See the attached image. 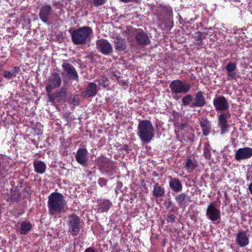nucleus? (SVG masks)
I'll list each match as a JSON object with an SVG mask.
<instances>
[{
	"instance_id": "obj_1",
	"label": "nucleus",
	"mask_w": 252,
	"mask_h": 252,
	"mask_svg": "<svg viewBox=\"0 0 252 252\" xmlns=\"http://www.w3.org/2000/svg\"><path fill=\"white\" fill-rule=\"evenodd\" d=\"M47 206L49 214L54 218L64 213L67 208L63 195L58 192H52L48 196Z\"/></svg>"
},
{
	"instance_id": "obj_2",
	"label": "nucleus",
	"mask_w": 252,
	"mask_h": 252,
	"mask_svg": "<svg viewBox=\"0 0 252 252\" xmlns=\"http://www.w3.org/2000/svg\"><path fill=\"white\" fill-rule=\"evenodd\" d=\"M137 134L142 142L149 143L155 136L154 129L151 122L148 120L140 121L137 126Z\"/></svg>"
},
{
	"instance_id": "obj_3",
	"label": "nucleus",
	"mask_w": 252,
	"mask_h": 252,
	"mask_svg": "<svg viewBox=\"0 0 252 252\" xmlns=\"http://www.w3.org/2000/svg\"><path fill=\"white\" fill-rule=\"evenodd\" d=\"M92 33V30L89 27H83L75 30L71 33L73 42L76 45L83 44Z\"/></svg>"
},
{
	"instance_id": "obj_4",
	"label": "nucleus",
	"mask_w": 252,
	"mask_h": 252,
	"mask_svg": "<svg viewBox=\"0 0 252 252\" xmlns=\"http://www.w3.org/2000/svg\"><path fill=\"white\" fill-rule=\"evenodd\" d=\"M169 87L172 93L186 94L188 93L190 88L191 85L189 83H186L177 79L172 81L169 85Z\"/></svg>"
},
{
	"instance_id": "obj_5",
	"label": "nucleus",
	"mask_w": 252,
	"mask_h": 252,
	"mask_svg": "<svg viewBox=\"0 0 252 252\" xmlns=\"http://www.w3.org/2000/svg\"><path fill=\"white\" fill-rule=\"evenodd\" d=\"M68 225L69 232L73 236H77L82 226L80 218L75 215H72L68 218Z\"/></svg>"
},
{
	"instance_id": "obj_6",
	"label": "nucleus",
	"mask_w": 252,
	"mask_h": 252,
	"mask_svg": "<svg viewBox=\"0 0 252 252\" xmlns=\"http://www.w3.org/2000/svg\"><path fill=\"white\" fill-rule=\"evenodd\" d=\"M207 218L212 221L220 219V210L215 202H211L207 207L206 214Z\"/></svg>"
},
{
	"instance_id": "obj_7",
	"label": "nucleus",
	"mask_w": 252,
	"mask_h": 252,
	"mask_svg": "<svg viewBox=\"0 0 252 252\" xmlns=\"http://www.w3.org/2000/svg\"><path fill=\"white\" fill-rule=\"evenodd\" d=\"M62 82L60 75L57 72L53 73L48 79V84L46 87V91L50 93L53 89L58 88Z\"/></svg>"
},
{
	"instance_id": "obj_8",
	"label": "nucleus",
	"mask_w": 252,
	"mask_h": 252,
	"mask_svg": "<svg viewBox=\"0 0 252 252\" xmlns=\"http://www.w3.org/2000/svg\"><path fill=\"white\" fill-rule=\"evenodd\" d=\"M252 157V148L244 147L238 149L234 154L235 159L237 161L247 159Z\"/></svg>"
},
{
	"instance_id": "obj_9",
	"label": "nucleus",
	"mask_w": 252,
	"mask_h": 252,
	"mask_svg": "<svg viewBox=\"0 0 252 252\" xmlns=\"http://www.w3.org/2000/svg\"><path fill=\"white\" fill-rule=\"evenodd\" d=\"M213 104L217 111H226L229 108L228 102L223 96H216L213 100Z\"/></svg>"
},
{
	"instance_id": "obj_10",
	"label": "nucleus",
	"mask_w": 252,
	"mask_h": 252,
	"mask_svg": "<svg viewBox=\"0 0 252 252\" xmlns=\"http://www.w3.org/2000/svg\"><path fill=\"white\" fill-rule=\"evenodd\" d=\"M52 8L51 5L44 4L39 9V16L44 23H48L51 15Z\"/></svg>"
},
{
	"instance_id": "obj_11",
	"label": "nucleus",
	"mask_w": 252,
	"mask_h": 252,
	"mask_svg": "<svg viewBox=\"0 0 252 252\" xmlns=\"http://www.w3.org/2000/svg\"><path fill=\"white\" fill-rule=\"evenodd\" d=\"M96 45L98 50L104 55H107L112 52V47L106 40L100 39L97 41Z\"/></svg>"
},
{
	"instance_id": "obj_12",
	"label": "nucleus",
	"mask_w": 252,
	"mask_h": 252,
	"mask_svg": "<svg viewBox=\"0 0 252 252\" xmlns=\"http://www.w3.org/2000/svg\"><path fill=\"white\" fill-rule=\"evenodd\" d=\"M229 113H221L219 117V126L221 130V134H223L228 131L227 120L230 118Z\"/></svg>"
},
{
	"instance_id": "obj_13",
	"label": "nucleus",
	"mask_w": 252,
	"mask_h": 252,
	"mask_svg": "<svg viewBox=\"0 0 252 252\" xmlns=\"http://www.w3.org/2000/svg\"><path fill=\"white\" fill-rule=\"evenodd\" d=\"M62 67L67 74L69 78L75 80L78 79V73L73 65L68 63L66 61H63L62 64Z\"/></svg>"
},
{
	"instance_id": "obj_14",
	"label": "nucleus",
	"mask_w": 252,
	"mask_h": 252,
	"mask_svg": "<svg viewBox=\"0 0 252 252\" xmlns=\"http://www.w3.org/2000/svg\"><path fill=\"white\" fill-rule=\"evenodd\" d=\"M206 104L205 99L201 91H198L195 94L190 104V107H202Z\"/></svg>"
},
{
	"instance_id": "obj_15",
	"label": "nucleus",
	"mask_w": 252,
	"mask_h": 252,
	"mask_svg": "<svg viewBox=\"0 0 252 252\" xmlns=\"http://www.w3.org/2000/svg\"><path fill=\"white\" fill-rule=\"evenodd\" d=\"M97 163L102 172L103 171H108V169L107 168L108 167L114 168L113 162L103 156H101L98 158L97 160Z\"/></svg>"
},
{
	"instance_id": "obj_16",
	"label": "nucleus",
	"mask_w": 252,
	"mask_h": 252,
	"mask_svg": "<svg viewBox=\"0 0 252 252\" xmlns=\"http://www.w3.org/2000/svg\"><path fill=\"white\" fill-rule=\"evenodd\" d=\"M175 200L181 208H185L190 202V197L186 193H182L175 197Z\"/></svg>"
},
{
	"instance_id": "obj_17",
	"label": "nucleus",
	"mask_w": 252,
	"mask_h": 252,
	"mask_svg": "<svg viewBox=\"0 0 252 252\" xmlns=\"http://www.w3.org/2000/svg\"><path fill=\"white\" fill-rule=\"evenodd\" d=\"M236 243L241 247L247 246L249 244V238L247 235L246 232L241 231L236 235Z\"/></svg>"
},
{
	"instance_id": "obj_18",
	"label": "nucleus",
	"mask_w": 252,
	"mask_h": 252,
	"mask_svg": "<svg viewBox=\"0 0 252 252\" xmlns=\"http://www.w3.org/2000/svg\"><path fill=\"white\" fill-rule=\"evenodd\" d=\"M88 151L85 148H79L75 155L77 161L80 164L85 165L87 162Z\"/></svg>"
},
{
	"instance_id": "obj_19",
	"label": "nucleus",
	"mask_w": 252,
	"mask_h": 252,
	"mask_svg": "<svg viewBox=\"0 0 252 252\" xmlns=\"http://www.w3.org/2000/svg\"><path fill=\"white\" fill-rule=\"evenodd\" d=\"M168 178L170 179L169 185L171 189L176 192L181 191L182 190L183 186L180 180L171 176H169Z\"/></svg>"
},
{
	"instance_id": "obj_20",
	"label": "nucleus",
	"mask_w": 252,
	"mask_h": 252,
	"mask_svg": "<svg viewBox=\"0 0 252 252\" xmlns=\"http://www.w3.org/2000/svg\"><path fill=\"white\" fill-rule=\"evenodd\" d=\"M112 206V203L110 200L103 199L98 201L97 209L100 213L107 212Z\"/></svg>"
},
{
	"instance_id": "obj_21",
	"label": "nucleus",
	"mask_w": 252,
	"mask_h": 252,
	"mask_svg": "<svg viewBox=\"0 0 252 252\" xmlns=\"http://www.w3.org/2000/svg\"><path fill=\"white\" fill-rule=\"evenodd\" d=\"M227 71V75L230 79H235L236 73L235 70L237 68V64L235 63L230 62L225 66Z\"/></svg>"
},
{
	"instance_id": "obj_22",
	"label": "nucleus",
	"mask_w": 252,
	"mask_h": 252,
	"mask_svg": "<svg viewBox=\"0 0 252 252\" xmlns=\"http://www.w3.org/2000/svg\"><path fill=\"white\" fill-rule=\"evenodd\" d=\"M9 160V158L6 155L0 154V178L4 177V172Z\"/></svg>"
},
{
	"instance_id": "obj_23",
	"label": "nucleus",
	"mask_w": 252,
	"mask_h": 252,
	"mask_svg": "<svg viewBox=\"0 0 252 252\" xmlns=\"http://www.w3.org/2000/svg\"><path fill=\"white\" fill-rule=\"evenodd\" d=\"M200 126L203 135L205 136L208 135L211 130L210 122L206 119H201L200 120Z\"/></svg>"
},
{
	"instance_id": "obj_24",
	"label": "nucleus",
	"mask_w": 252,
	"mask_h": 252,
	"mask_svg": "<svg viewBox=\"0 0 252 252\" xmlns=\"http://www.w3.org/2000/svg\"><path fill=\"white\" fill-rule=\"evenodd\" d=\"M136 39L137 42L142 46H145L149 43V39L148 36L143 32L137 33Z\"/></svg>"
},
{
	"instance_id": "obj_25",
	"label": "nucleus",
	"mask_w": 252,
	"mask_h": 252,
	"mask_svg": "<svg viewBox=\"0 0 252 252\" xmlns=\"http://www.w3.org/2000/svg\"><path fill=\"white\" fill-rule=\"evenodd\" d=\"M164 189L159 185L158 183H156L153 186V194L156 198L160 197L164 194Z\"/></svg>"
},
{
	"instance_id": "obj_26",
	"label": "nucleus",
	"mask_w": 252,
	"mask_h": 252,
	"mask_svg": "<svg viewBox=\"0 0 252 252\" xmlns=\"http://www.w3.org/2000/svg\"><path fill=\"white\" fill-rule=\"evenodd\" d=\"M33 166L34 171L38 174L44 173L46 169V165L45 163L40 160L34 161Z\"/></svg>"
},
{
	"instance_id": "obj_27",
	"label": "nucleus",
	"mask_w": 252,
	"mask_h": 252,
	"mask_svg": "<svg viewBox=\"0 0 252 252\" xmlns=\"http://www.w3.org/2000/svg\"><path fill=\"white\" fill-rule=\"evenodd\" d=\"M19 71L20 69L19 67H13L10 70H5L3 72V76L4 78L8 79H11L15 77Z\"/></svg>"
},
{
	"instance_id": "obj_28",
	"label": "nucleus",
	"mask_w": 252,
	"mask_h": 252,
	"mask_svg": "<svg viewBox=\"0 0 252 252\" xmlns=\"http://www.w3.org/2000/svg\"><path fill=\"white\" fill-rule=\"evenodd\" d=\"M158 13L157 14V16L159 21H162L163 18L167 15V13L171 12V9L170 8L161 6L158 8Z\"/></svg>"
},
{
	"instance_id": "obj_29",
	"label": "nucleus",
	"mask_w": 252,
	"mask_h": 252,
	"mask_svg": "<svg viewBox=\"0 0 252 252\" xmlns=\"http://www.w3.org/2000/svg\"><path fill=\"white\" fill-rule=\"evenodd\" d=\"M96 94V85L94 83H90L86 90V95L89 97L94 96Z\"/></svg>"
},
{
	"instance_id": "obj_30",
	"label": "nucleus",
	"mask_w": 252,
	"mask_h": 252,
	"mask_svg": "<svg viewBox=\"0 0 252 252\" xmlns=\"http://www.w3.org/2000/svg\"><path fill=\"white\" fill-rule=\"evenodd\" d=\"M32 225L30 222H22L20 225V233L21 234H26L32 229Z\"/></svg>"
},
{
	"instance_id": "obj_31",
	"label": "nucleus",
	"mask_w": 252,
	"mask_h": 252,
	"mask_svg": "<svg viewBox=\"0 0 252 252\" xmlns=\"http://www.w3.org/2000/svg\"><path fill=\"white\" fill-rule=\"evenodd\" d=\"M196 166L197 163L195 160L187 158L185 167H186L189 172H191Z\"/></svg>"
},
{
	"instance_id": "obj_32",
	"label": "nucleus",
	"mask_w": 252,
	"mask_h": 252,
	"mask_svg": "<svg viewBox=\"0 0 252 252\" xmlns=\"http://www.w3.org/2000/svg\"><path fill=\"white\" fill-rule=\"evenodd\" d=\"M116 49L119 51H123L126 48V45L121 39H117L115 41Z\"/></svg>"
},
{
	"instance_id": "obj_33",
	"label": "nucleus",
	"mask_w": 252,
	"mask_h": 252,
	"mask_svg": "<svg viewBox=\"0 0 252 252\" xmlns=\"http://www.w3.org/2000/svg\"><path fill=\"white\" fill-rule=\"evenodd\" d=\"M193 101V98L191 95L187 94L184 96L182 99V105L188 106L190 105Z\"/></svg>"
},
{
	"instance_id": "obj_34",
	"label": "nucleus",
	"mask_w": 252,
	"mask_h": 252,
	"mask_svg": "<svg viewBox=\"0 0 252 252\" xmlns=\"http://www.w3.org/2000/svg\"><path fill=\"white\" fill-rule=\"evenodd\" d=\"M113 167L114 168H112L111 167H108L107 168L108 169V171H103L102 172L107 173L109 176L112 175L114 174L117 169L116 166L115 165L114 163Z\"/></svg>"
},
{
	"instance_id": "obj_35",
	"label": "nucleus",
	"mask_w": 252,
	"mask_h": 252,
	"mask_svg": "<svg viewBox=\"0 0 252 252\" xmlns=\"http://www.w3.org/2000/svg\"><path fill=\"white\" fill-rule=\"evenodd\" d=\"M97 81L99 85L103 88L106 87L109 84V81L107 78H103L102 79Z\"/></svg>"
},
{
	"instance_id": "obj_36",
	"label": "nucleus",
	"mask_w": 252,
	"mask_h": 252,
	"mask_svg": "<svg viewBox=\"0 0 252 252\" xmlns=\"http://www.w3.org/2000/svg\"><path fill=\"white\" fill-rule=\"evenodd\" d=\"M106 0H93V3L94 6H98L104 4Z\"/></svg>"
},
{
	"instance_id": "obj_37",
	"label": "nucleus",
	"mask_w": 252,
	"mask_h": 252,
	"mask_svg": "<svg viewBox=\"0 0 252 252\" xmlns=\"http://www.w3.org/2000/svg\"><path fill=\"white\" fill-rule=\"evenodd\" d=\"M206 35V34L204 32H198L197 35L195 36V38L198 40H202L205 38Z\"/></svg>"
},
{
	"instance_id": "obj_38",
	"label": "nucleus",
	"mask_w": 252,
	"mask_h": 252,
	"mask_svg": "<svg viewBox=\"0 0 252 252\" xmlns=\"http://www.w3.org/2000/svg\"><path fill=\"white\" fill-rule=\"evenodd\" d=\"M98 183L101 187L105 186L107 183V180L104 178H99L98 180Z\"/></svg>"
},
{
	"instance_id": "obj_39",
	"label": "nucleus",
	"mask_w": 252,
	"mask_h": 252,
	"mask_svg": "<svg viewBox=\"0 0 252 252\" xmlns=\"http://www.w3.org/2000/svg\"><path fill=\"white\" fill-rule=\"evenodd\" d=\"M175 216L173 215H169L167 217V221L168 222H174Z\"/></svg>"
},
{
	"instance_id": "obj_40",
	"label": "nucleus",
	"mask_w": 252,
	"mask_h": 252,
	"mask_svg": "<svg viewBox=\"0 0 252 252\" xmlns=\"http://www.w3.org/2000/svg\"><path fill=\"white\" fill-rule=\"evenodd\" d=\"M84 252H96L93 248L90 247L86 249Z\"/></svg>"
},
{
	"instance_id": "obj_41",
	"label": "nucleus",
	"mask_w": 252,
	"mask_h": 252,
	"mask_svg": "<svg viewBox=\"0 0 252 252\" xmlns=\"http://www.w3.org/2000/svg\"><path fill=\"white\" fill-rule=\"evenodd\" d=\"M248 190H249L251 194L252 195V183H250L248 186Z\"/></svg>"
},
{
	"instance_id": "obj_42",
	"label": "nucleus",
	"mask_w": 252,
	"mask_h": 252,
	"mask_svg": "<svg viewBox=\"0 0 252 252\" xmlns=\"http://www.w3.org/2000/svg\"><path fill=\"white\" fill-rule=\"evenodd\" d=\"M122 1L125 2H127L129 1H136L139 2L140 0H120Z\"/></svg>"
},
{
	"instance_id": "obj_43",
	"label": "nucleus",
	"mask_w": 252,
	"mask_h": 252,
	"mask_svg": "<svg viewBox=\"0 0 252 252\" xmlns=\"http://www.w3.org/2000/svg\"><path fill=\"white\" fill-rule=\"evenodd\" d=\"M186 125L185 124H181L179 126V128L181 129H184L185 127H186Z\"/></svg>"
},
{
	"instance_id": "obj_44",
	"label": "nucleus",
	"mask_w": 252,
	"mask_h": 252,
	"mask_svg": "<svg viewBox=\"0 0 252 252\" xmlns=\"http://www.w3.org/2000/svg\"><path fill=\"white\" fill-rule=\"evenodd\" d=\"M20 197V195L18 194V198H19Z\"/></svg>"
}]
</instances>
